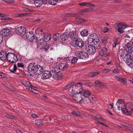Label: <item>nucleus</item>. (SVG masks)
Returning a JSON list of instances; mask_svg holds the SVG:
<instances>
[{"label":"nucleus","mask_w":133,"mask_h":133,"mask_svg":"<svg viewBox=\"0 0 133 133\" xmlns=\"http://www.w3.org/2000/svg\"><path fill=\"white\" fill-rule=\"evenodd\" d=\"M116 105L119 110H121L124 114L130 115L133 112V105L130 103L125 104L123 101L118 100Z\"/></svg>","instance_id":"obj_1"},{"label":"nucleus","mask_w":133,"mask_h":133,"mask_svg":"<svg viewBox=\"0 0 133 133\" xmlns=\"http://www.w3.org/2000/svg\"><path fill=\"white\" fill-rule=\"evenodd\" d=\"M83 83L81 82L77 83L76 85H74L72 83L69 84L64 87L63 88L64 90L69 89V94L70 96H73L75 94L80 92L82 91V88L81 87Z\"/></svg>","instance_id":"obj_2"},{"label":"nucleus","mask_w":133,"mask_h":133,"mask_svg":"<svg viewBox=\"0 0 133 133\" xmlns=\"http://www.w3.org/2000/svg\"><path fill=\"white\" fill-rule=\"evenodd\" d=\"M35 36L36 37V42L38 45L42 44L44 42V38L45 36V34L42 32L41 30H37L35 32Z\"/></svg>","instance_id":"obj_3"},{"label":"nucleus","mask_w":133,"mask_h":133,"mask_svg":"<svg viewBox=\"0 0 133 133\" xmlns=\"http://www.w3.org/2000/svg\"><path fill=\"white\" fill-rule=\"evenodd\" d=\"M88 42L92 45H95L99 41L98 37L95 33L91 34L88 38Z\"/></svg>","instance_id":"obj_4"},{"label":"nucleus","mask_w":133,"mask_h":133,"mask_svg":"<svg viewBox=\"0 0 133 133\" xmlns=\"http://www.w3.org/2000/svg\"><path fill=\"white\" fill-rule=\"evenodd\" d=\"M60 70L58 66L53 67L51 72L53 78L56 79H60L62 77V75H59L58 74L59 73Z\"/></svg>","instance_id":"obj_5"},{"label":"nucleus","mask_w":133,"mask_h":133,"mask_svg":"<svg viewBox=\"0 0 133 133\" xmlns=\"http://www.w3.org/2000/svg\"><path fill=\"white\" fill-rule=\"evenodd\" d=\"M7 55L6 60L10 62L14 63L18 61L17 57L16 54L9 52L7 53Z\"/></svg>","instance_id":"obj_6"},{"label":"nucleus","mask_w":133,"mask_h":133,"mask_svg":"<svg viewBox=\"0 0 133 133\" xmlns=\"http://www.w3.org/2000/svg\"><path fill=\"white\" fill-rule=\"evenodd\" d=\"M72 96L74 99L78 102H83L84 100V98L83 96L82 95L81 92H78L74 95Z\"/></svg>","instance_id":"obj_7"},{"label":"nucleus","mask_w":133,"mask_h":133,"mask_svg":"<svg viewBox=\"0 0 133 133\" xmlns=\"http://www.w3.org/2000/svg\"><path fill=\"white\" fill-rule=\"evenodd\" d=\"M118 27L117 31L121 33H122L124 32L123 30L125 29L127 27L126 24L123 23H120L117 24Z\"/></svg>","instance_id":"obj_8"},{"label":"nucleus","mask_w":133,"mask_h":133,"mask_svg":"<svg viewBox=\"0 0 133 133\" xmlns=\"http://www.w3.org/2000/svg\"><path fill=\"white\" fill-rule=\"evenodd\" d=\"M26 29L25 28L21 26L17 28L15 30V32L17 34L22 36L25 33Z\"/></svg>","instance_id":"obj_9"},{"label":"nucleus","mask_w":133,"mask_h":133,"mask_svg":"<svg viewBox=\"0 0 133 133\" xmlns=\"http://www.w3.org/2000/svg\"><path fill=\"white\" fill-rule=\"evenodd\" d=\"M77 56L79 58L86 59L88 58V54L83 51H79L78 52Z\"/></svg>","instance_id":"obj_10"},{"label":"nucleus","mask_w":133,"mask_h":133,"mask_svg":"<svg viewBox=\"0 0 133 133\" xmlns=\"http://www.w3.org/2000/svg\"><path fill=\"white\" fill-rule=\"evenodd\" d=\"M84 44L83 41L80 39H77L75 40V44L73 45L74 47L77 46L79 48H82Z\"/></svg>","instance_id":"obj_11"},{"label":"nucleus","mask_w":133,"mask_h":133,"mask_svg":"<svg viewBox=\"0 0 133 133\" xmlns=\"http://www.w3.org/2000/svg\"><path fill=\"white\" fill-rule=\"evenodd\" d=\"M26 36L27 40L30 42L32 41L35 38L33 32L32 31L28 32L26 34Z\"/></svg>","instance_id":"obj_12"},{"label":"nucleus","mask_w":133,"mask_h":133,"mask_svg":"<svg viewBox=\"0 0 133 133\" xmlns=\"http://www.w3.org/2000/svg\"><path fill=\"white\" fill-rule=\"evenodd\" d=\"M37 65L34 63H30L29 65L28 68L29 71H30L31 72L35 73Z\"/></svg>","instance_id":"obj_13"},{"label":"nucleus","mask_w":133,"mask_h":133,"mask_svg":"<svg viewBox=\"0 0 133 133\" xmlns=\"http://www.w3.org/2000/svg\"><path fill=\"white\" fill-rule=\"evenodd\" d=\"M107 51V49L105 47H103L102 49L99 48L98 49V53L99 54L102 56H104L107 57L108 56V53L106 52Z\"/></svg>","instance_id":"obj_14"},{"label":"nucleus","mask_w":133,"mask_h":133,"mask_svg":"<svg viewBox=\"0 0 133 133\" xmlns=\"http://www.w3.org/2000/svg\"><path fill=\"white\" fill-rule=\"evenodd\" d=\"M92 45L91 44L89 45L86 49L87 51L89 54H93L96 51L95 47Z\"/></svg>","instance_id":"obj_15"},{"label":"nucleus","mask_w":133,"mask_h":133,"mask_svg":"<svg viewBox=\"0 0 133 133\" xmlns=\"http://www.w3.org/2000/svg\"><path fill=\"white\" fill-rule=\"evenodd\" d=\"M114 78L118 81L121 82L123 84L125 85H127V79L126 78L117 76H115Z\"/></svg>","instance_id":"obj_16"},{"label":"nucleus","mask_w":133,"mask_h":133,"mask_svg":"<svg viewBox=\"0 0 133 133\" xmlns=\"http://www.w3.org/2000/svg\"><path fill=\"white\" fill-rule=\"evenodd\" d=\"M126 49L127 51L131 52L133 51V43L130 41L128 43Z\"/></svg>","instance_id":"obj_17"},{"label":"nucleus","mask_w":133,"mask_h":133,"mask_svg":"<svg viewBox=\"0 0 133 133\" xmlns=\"http://www.w3.org/2000/svg\"><path fill=\"white\" fill-rule=\"evenodd\" d=\"M7 55L5 52L2 50L0 51V59L3 61L6 60Z\"/></svg>","instance_id":"obj_18"},{"label":"nucleus","mask_w":133,"mask_h":133,"mask_svg":"<svg viewBox=\"0 0 133 133\" xmlns=\"http://www.w3.org/2000/svg\"><path fill=\"white\" fill-rule=\"evenodd\" d=\"M11 33L10 30L7 28L3 29L1 31V34L3 36H8Z\"/></svg>","instance_id":"obj_19"},{"label":"nucleus","mask_w":133,"mask_h":133,"mask_svg":"<svg viewBox=\"0 0 133 133\" xmlns=\"http://www.w3.org/2000/svg\"><path fill=\"white\" fill-rule=\"evenodd\" d=\"M52 76L51 71L48 70H45L43 72L42 76L44 78H48Z\"/></svg>","instance_id":"obj_20"},{"label":"nucleus","mask_w":133,"mask_h":133,"mask_svg":"<svg viewBox=\"0 0 133 133\" xmlns=\"http://www.w3.org/2000/svg\"><path fill=\"white\" fill-rule=\"evenodd\" d=\"M69 35L70 38L73 41L76 40V38L77 36V34L76 32L75 31H72L69 33Z\"/></svg>","instance_id":"obj_21"},{"label":"nucleus","mask_w":133,"mask_h":133,"mask_svg":"<svg viewBox=\"0 0 133 133\" xmlns=\"http://www.w3.org/2000/svg\"><path fill=\"white\" fill-rule=\"evenodd\" d=\"M81 94H83L84 96L85 97H89L91 94V93L89 91L86 90L82 89V91H80Z\"/></svg>","instance_id":"obj_22"},{"label":"nucleus","mask_w":133,"mask_h":133,"mask_svg":"<svg viewBox=\"0 0 133 133\" xmlns=\"http://www.w3.org/2000/svg\"><path fill=\"white\" fill-rule=\"evenodd\" d=\"M43 71V69L42 67L39 65H37L35 73L37 74L40 75L42 74Z\"/></svg>","instance_id":"obj_23"},{"label":"nucleus","mask_w":133,"mask_h":133,"mask_svg":"<svg viewBox=\"0 0 133 133\" xmlns=\"http://www.w3.org/2000/svg\"><path fill=\"white\" fill-rule=\"evenodd\" d=\"M127 65L131 68H133V59L130 57V58L127 59L126 61Z\"/></svg>","instance_id":"obj_24"},{"label":"nucleus","mask_w":133,"mask_h":133,"mask_svg":"<svg viewBox=\"0 0 133 133\" xmlns=\"http://www.w3.org/2000/svg\"><path fill=\"white\" fill-rule=\"evenodd\" d=\"M68 66V65L67 64L62 63L60 64L58 67L60 70V69H61L62 70H63L64 69H67Z\"/></svg>","instance_id":"obj_25"},{"label":"nucleus","mask_w":133,"mask_h":133,"mask_svg":"<svg viewBox=\"0 0 133 133\" xmlns=\"http://www.w3.org/2000/svg\"><path fill=\"white\" fill-rule=\"evenodd\" d=\"M34 1L35 5L37 7H40L43 3V0H36Z\"/></svg>","instance_id":"obj_26"},{"label":"nucleus","mask_w":133,"mask_h":133,"mask_svg":"<svg viewBox=\"0 0 133 133\" xmlns=\"http://www.w3.org/2000/svg\"><path fill=\"white\" fill-rule=\"evenodd\" d=\"M51 36L50 35H46L45 34V36L44 37V40L45 42L49 41L50 40Z\"/></svg>","instance_id":"obj_27"},{"label":"nucleus","mask_w":133,"mask_h":133,"mask_svg":"<svg viewBox=\"0 0 133 133\" xmlns=\"http://www.w3.org/2000/svg\"><path fill=\"white\" fill-rule=\"evenodd\" d=\"M125 51L124 49H121L120 50L118 54V56H119L122 57L123 56L125 55Z\"/></svg>","instance_id":"obj_28"},{"label":"nucleus","mask_w":133,"mask_h":133,"mask_svg":"<svg viewBox=\"0 0 133 133\" xmlns=\"http://www.w3.org/2000/svg\"><path fill=\"white\" fill-rule=\"evenodd\" d=\"M61 37L62 39L64 41H65L68 38V33L67 32H64L61 34Z\"/></svg>","instance_id":"obj_29"},{"label":"nucleus","mask_w":133,"mask_h":133,"mask_svg":"<svg viewBox=\"0 0 133 133\" xmlns=\"http://www.w3.org/2000/svg\"><path fill=\"white\" fill-rule=\"evenodd\" d=\"M22 83L23 85L26 86V87H32V85L30 84V83L29 82L27 81H22Z\"/></svg>","instance_id":"obj_30"},{"label":"nucleus","mask_w":133,"mask_h":133,"mask_svg":"<svg viewBox=\"0 0 133 133\" xmlns=\"http://www.w3.org/2000/svg\"><path fill=\"white\" fill-rule=\"evenodd\" d=\"M94 9L91 7H90L86 9H85L82 10L81 12H90L92 11H93Z\"/></svg>","instance_id":"obj_31"},{"label":"nucleus","mask_w":133,"mask_h":133,"mask_svg":"<svg viewBox=\"0 0 133 133\" xmlns=\"http://www.w3.org/2000/svg\"><path fill=\"white\" fill-rule=\"evenodd\" d=\"M81 34L83 36H87L88 34V31L86 29H84L81 32Z\"/></svg>","instance_id":"obj_32"},{"label":"nucleus","mask_w":133,"mask_h":133,"mask_svg":"<svg viewBox=\"0 0 133 133\" xmlns=\"http://www.w3.org/2000/svg\"><path fill=\"white\" fill-rule=\"evenodd\" d=\"M99 74L98 72H95L90 73L89 74V76L91 77H92L95 76Z\"/></svg>","instance_id":"obj_33"},{"label":"nucleus","mask_w":133,"mask_h":133,"mask_svg":"<svg viewBox=\"0 0 133 133\" xmlns=\"http://www.w3.org/2000/svg\"><path fill=\"white\" fill-rule=\"evenodd\" d=\"M78 5L81 6H89L91 5V4L89 2H83L79 4Z\"/></svg>","instance_id":"obj_34"},{"label":"nucleus","mask_w":133,"mask_h":133,"mask_svg":"<svg viewBox=\"0 0 133 133\" xmlns=\"http://www.w3.org/2000/svg\"><path fill=\"white\" fill-rule=\"evenodd\" d=\"M49 47V44L48 43H46L45 44L44 48H42V50L44 51L45 50V52H46L48 50Z\"/></svg>","instance_id":"obj_35"},{"label":"nucleus","mask_w":133,"mask_h":133,"mask_svg":"<svg viewBox=\"0 0 133 133\" xmlns=\"http://www.w3.org/2000/svg\"><path fill=\"white\" fill-rule=\"evenodd\" d=\"M58 1V0H48V3L50 4L55 5L56 4Z\"/></svg>","instance_id":"obj_36"},{"label":"nucleus","mask_w":133,"mask_h":133,"mask_svg":"<svg viewBox=\"0 0 133 133\" xmlns=\"http://www.w3.org/2000/svg\"><path fill=\"white\" fill-rule=\"evenodd\" d=\"M95 85L98 87H101L102 85L103 84V83L97 80L95 82Z\"/></svg>","instance_id":"obj_37"},{"label":"nucleus","mask_w":133,"mask_h":133,"mask_svg":"<svg viewBox=\"0 0 133 133\" xmlns=\"http://www.w3.org/2000/svg\"><path fill=\"white\" fill-rule=\"evenodd\" d=\"M78 59L77 57H74L72 58H71V63L74 64L78 60Z\"/></svg>","instance_id":"obj_38"},{"label":"nucleus","mask_w":133,"mask_h":133,"mask_svg":"<svg viewBox=\"0 0 133 133\" xmlns=\"http://www.w3.org/2000/svg\"><path fill=\"white\" fill-rule=\"evenodd\" d=\"M59 36V34L58 33H56L54 36L53 38L54 41H57L58 40V38Z\"/></svg>","instance_id":"obj_39"},{"label":"nucleus","mask_w":133,"mask_h":133,"mask_svg":"<svg viewBox=\"0 0 133 133\" xmlns=\"http://www.w3.org/2000/svg\"><path fill=\"white\" fill-rule=\"evenodd\" d=\"M17 69V67L16 65L14 64L12 69H10V70L11 72L14 73L16 71Z\"/></svg>","instance_id":"obj_40"},{"label":"nucleus","mask_w":133,"mask_h":133,"mask_svg":"<svg viewBox=\"0 0 133 133\" xmlns=\"http://www.w3.org/2000/svg\"><path fill=\"white\" fill-rule=\"evenodd\" d=\"M35 123L36 125H42L43 123L42 122V120L38 119L36 120L35 121Z\"/></svg>","instance_id":"obj_41"},{"label":"nucleus","mask_w":133,"mask_h":133,"mask_svg":"<svg viewBox=\"0 0 133 133\" xmlns=\"http://www.w3.org/2000/svg\"><path fill=\"white\" fill-rule=\"evenodd\" d=\"M64 60L65 61L66 63H71V58L69 57H67L66 58H64Z\"/></svg>","instance_id":"obj_42"},{"label":"nucleus","mask_w":133,"mask_h":133,"mask_svg":"<svg viewBox=\"0 0 133 133\" xmlns=\"http://www.w3.org/2000/svg\"><path fill=\"white\" fill-rule=\"evenodd\" d=\"M17 65L18 67L23 68H24V65L22 63H17Z\"/></svg>","instance_id":"obj_43"},{"label":"nucleus","mask_w":133,"mask_h":133,"mask_svg":"<svg viewBox=\"0 0 133 133\" xmlns=\"http://www.w3.org/2000/svg\"><path fill=\"white\" fill-rule=\"evenodd\" d=\"M89 99L91 102L94 103L96 99V98L95 97H90Z\"/></svg>","instance_id":"obj_44"},{"label":"nucleus","mask_w":133,"mask_h":133,"mask_svg":"<svg viewBox=\"0 0 133 133\" xmlns=\"http://www.w3.org/2000/svg\"><path fill=\"white\" fill-rule=\"evenodd\" d=\"M110 70L109 69L104 68L102 70V72L104 73H106L109 72Z\"/></svg>","instance_id":"obj_45"},{"label":"nucleus","mask_w":133,"mask_h":133,"mask_svg":"<svg viewBox=\"0 0 133 133\" xmlns=\"http://www.w3.org/2000/svg\"><path fill=\"white\" fill-rule=\"evenodd\" d=\"M112 72L113 73L115 74H118L120 73L119 70L117 69H115L112 70Z\"/></svg>","instance_id":"obj_46"},{"label":"nucleus","mask_w":133,"mask_h":133,"mask_svg":"<svg viewBox=\"0 0 133 133\" xmlns=\"http://www.w3.org/2000/svg\"><path fill=\"white\" fill-rule=\"evenodd\" d=\"M77 21L79 22H83L85 21V20L83 19L80 18H77L76 19Z\"/></svg>","instance_id":"obj_47"},{"label":"nucleus","mask_w":133,"mask_h":133,"mask_svg":"<svg viewBox=\"0 0 133 133\" xmlns=\"http://www.w3.org/2000/svg\"><path fill=\"white\" fill-rule=\"evenodd\" d=\"M5 116L7 118L10 119H12L15 117V116H14L9 114H7L5 115Z\"/></svg>","instance_id":"obj_48"},{"label":"nucleus","mask_w":133,"mask_h":133,"mask_svg":"<svg viewBox=\"0 0 133 133\" xmlns=\"http://www.w3.org/2000/svg\"><path fill=\"white\" fill-rule=\"evenodd\" d=\"M118 44L117 42V40L116 39L114 41V44L113 45V47H115L116 45Z\"/></svg>","instance_id":"obj_49"},{"label":"nucleus","mask_w":133,"mask_h":133,"mask_svg":"<svg viewBox=\"0 0 133 133\" xmlns=\"http://www.w3.org/2000/svg\"><path fill=\"white\" fill-rule=\"evenodd\" d=\"M5 76V74L3 73L0 72V78H4Z\"/></svg>","instance_id":"obj_50"},{"label":"nucleus","mask_w":133,"mask_h":133,"mask_svg":"<svg viewBox=\"0 0 133 133\" xmlns=\"http://www.w3.org/2000/svg\"><path fill=\"white\" fill-rule=\"evenodd\" d=\"M11 19H12V18H2L1 19V20H4L6 21H9Z\"/></svg>","instance_id":"obj_51"},{"label":"nucleus","mask_w":133,"mask_h":133,"mask_svg":"<svg viewBox=\"0 0 133 133\" xmlns=\"http://www.w3.org/2000/svg\"><path fill=\"white\" fill-rule=\"evenodd\" d=\"M31 116L34 118H37L38 117V116L35 114H31Z\"/></svg>","instance_id":"obj_52"},{"label":"nucleus","mask_w":133,"mask_h":133,"mask_svg":"<svg viewBox=\"0 0 133 133\" xmlns=\"http://www.w3.org/2000/svg\"><path fill=\"white\" fill-rule=\"evenodd\" d=\"M108 31V29L107 27H105L104 28V30H103V31L104 32H106Z\"/></svg>","instance_id":"obj_53"},{"label":"nucleus","mask_w":133,"mask_h":133,"mask_svg":"<svg viewBox=\"0 0 133 133\" xmlns=\"http://www.w3.org/2000/svg\"><path fill=\"white\" fill-rule=\"evenodd\" d=\"M25 16V14H17V15L16 16L17 17H23Z\"/></svg>","instance_id":"obj_54"},{"label":"nucleus","mask_w":133,"mask_h":133,"mask_svg":"<svg viewBox=\"0 0 133 133\" xmlns=\"http://www.w3.org/2000/svg\"><path fill=\"white\" fill-rule=\"evenodd\" d=\"M71 114L72 115L75 116H77L78 115L77 114L76 112L74 111H73L71 112Z\"/></svg>","instance_id":"obj_55"},{"label":"nucleus","mask_w":133,"mask_h":133,"mask_svg":"<svg viewBox=\"0 0 133 133\" xmlns=\"http://www.w3.org/2000/svg\"><path fill=\"white\" fill-rule=\"evenodd\" d=\"M108 107L109 109H111L113 108V106L111 104H109L108 105Z\"/></svg>","instance_id":"obj_56"},{"label":"nucleus","mask_w":133,"mask_h":133,"mask_svg":"<svg viewBox=\"0 0 133 133\" xmlns=\"http://www.w3.org/2000/svg\"><path fill=\"white\" fill-rule=\"evenodd\" d=\"M34 89L31 87H30L29 88V90L31 92H33V91L34 90Z\"/></svg>","instance_id":"obj_57"},{"label":"nucleus","mask_w":133,"mask_h":133,"mask_svg":"<svg viewBox=\"0 0 133 133\" xmlns=\"http://www.w3.org/2000/svg\"><path fill=\"white\" fill-rule=\"evenodd\" d=\"M3 40L2 35L1 34H0V44Z\"/></svg>","instance_id":"obj_58"},{"label":"nucleus","mask_w":133,"mask_h":133,"mask_svg":"<svg viewBox=\"0 0 133 133\" xmlns=\"http://www.w3.org/2000/svg\"><path fill=\"white\" fill-rule=\"evenodd\" d=\"M5 15L3 14L0 13V17H5Z\"/></svg>","instance_id":"obj_59"},{"label":"nucleus","mask_w":133,"mask_h":133,"mask_svg":"<svg viewBox=\"0 0 133 133\" xmlns=\"http://www.w3.org/2000/svg\"><path fill=\"white\" fill-rule=\"evenodd\" d=\"M16 131L17 133H22V131L20 130H16Z\"/></svg>","instance_id":"obj_60"},{"label":"nucleus","mask_w":133,"mask_h":133,"mask_svg":"<svg viewBox=\"0 0 133 133\" xmlns=\"http://www.w3.org/2000/svg\"><path fill=\"white\" fill-rule=\"evenodd\" d=\"M38 92V90L35 89H34V90L33 91V92L35 93H37Z\"/></svg>","instance_id":"obj_61"},{"label":"nucleus","mask_w":133,"mask_h":133,"mask_svg":"<svg viewBox=\"0 0 133 133\" xmlns=\"http://www.w3.org/2000/svg\"><path fill=\"white\" fill-rule=\"evenodd\" d=\"M129 82L132 83V84H133V79L132 78H131L129 80Z\"/></svg>","instance_id":"obj_62"},{"label":"nucleus","mask_w":133,"mask_h":133,"mask_svg":"<svg viewBox=\"0 0 133 133\" xmlns=\"http://www.w3.org/2000/svg\"><path fill=\"white\" fill-rule=\"evenodd\" d=\"M7 1L9 3H12L14 1V0H7Z\"/></svg>","instance_id":"obj_63"},{"label":"nucleus","mask_w":133,"mask_h":133,"mask_svg":"<svg viewBox=\"0 0 133 133\" xmlns=\"http://www.w3.org/2000/svg\"><path fill=\"white\" fill-rule=\"evenodd\" d=\"M26 11L27 12H29V11L30 12V11H32V10H29V9H26Z\"/></svg>","instance_id":"obj_64"}]
</instances>
